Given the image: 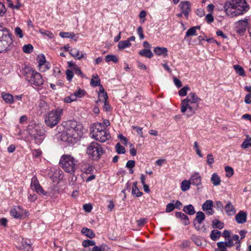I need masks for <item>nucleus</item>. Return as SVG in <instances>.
I'll return each mask as SVG.
<instances>
[{
	"label": "nucleus",
	"instance_id": "ea45409f",
	"mask_svg": "<svg viewBox=\"0 0 251 251\" xmlns=\"http://www.w3.org/2000/svg\"><path fill=\"white\" fill-rule=\"evenodd\" d=\"M205 217L204 213L201 211H199L196 214L195 219L199 224H201L205 219Z\"/></svg>",
	"mask_w": 251,
	"mask_h": 251
},
{
	"label": "nucleus",
	"instance_id": "e2e57ef3",
	"mask_svg": "<svg viewBox=\"0 0 251 251\" xmlns=\"http://www.w3.org/2000/svg\"><path fill=\"white\" fill-rule=\"evenodd\" d=\"M214 162L213 156L212 154H208L207 155V163L210 166Z\"/></svg>",
	"mask_w": 251,
	"mask_h": 251
},
{
	"label": "nucleus",
	"instance_id": "aec40b11",
	"mask_svg": "<svg viewBox=\"0 0 251 251\" xmlns=\"http://www.w3.org/2000/svg\"><path fill=\"white\" fill-rule=\"evenodd\" d=\"M1 97L5 103L9 104L13 103L14 99L12 95L5 92H2L1 94Z\"/></svg>",
	"mask_w": 251,
	"mask_h": 251
},
{
	"label": "nucleus",
	"instance_id": "4be33fe9",
	"mask_svg": "<svg viewBox=\"0 0 251 251\" xmlns=\"http://www.w3.org/2000/svg\"><path fill=\"white\" fill-rule=\"evenodd\" d=\"M176 216L181 219L183 225L186 226L189 224V220L188 216L183 213L177 212L176 213Z\"/></svg>",
	"mask_w": 251,
	"mask_h": 251
},
{
	"label": "nucleus",
	"instance_id": "2f4dec72",
	"mask_svg": "<svg viewBox=\"0 0 251 251\" xmlns=\"http://www.w3.org/2000/svg\"><path fill=\"white\" fill-rule=\"evenodd\" d=\"M221 236V232L217 230L214 229L211 231L210 237L213 241H217Z\"/></svg>",
	"mask_w": 251,
	"mask_h": 251
},
{
	"label": "nucleus",
	"instance_id": "8fccbe9b",
	"mask_svg": "<svg viewBox=\"0 0 251 251\" xmlns=\"http://www.w3.org/2000/svg\"><path fill=\"white\" fill-rule=\"evenodd\" d=\"M72 70L75 74L80 75L81 77H84V75L81 71L80 69L77 65H73Z\"/></svg>",
	"mask_w": 251,
	"mask_h": 251
},
{
	"label": "nucleus",
	"instance_id": "052dcab7",
	"mask_svg": "<svg viewBox=\"0 0 251 251\" xmlns=\"http://www.w3.org/2000/svg\"><path fill=\"white\" fill-rule=\"evenodd\" d=\"M38 65L40 67V69H41L42 67L46 63V59L44 55L40 57H38Z\"/></svg>",
	"mask_w": 251,
	"mask_h": 251
},
{
	"label": "nucleus",
	"instance_id": "423d86ee",
	"mask_svg": "<svg viewBox=\"0 0 251 251\" xmlns=\"http://www.w3.org/2000/svg\"><path fill=\"white\" fill-rule=\"evenodd\" d=\"M28 133L33 138L36 144H40L45 137V131L42 126L39 125H30L27 128Z\"/></svg>",
	"mask_w": 251,
	"mask_h": 251
},
{
	"label": "nucleus",
	"instance_id": "09e8293b",
	"mask_svg": "<svg viewBox=\"0 0 251 251\" xmlns=\"http://www.w3.org/2000/svg\"><path fill=\"white\" fill-rule=\"evenodd\" d=\"M33 50V47L31 44L25 45L23 47V50L26 53H31Z\"/></svg>",
	"mask_w": 251,
	"mask_h": 251
},
{
	"label": "nucleus",
	"instance_id": "f8f14e48",
	"mask_svg": "<svg viewBox=\"0 0 251 251\" xmlns=\"http://www.w3.org/2000/svg\"><path fill=\"white\" fill-rule=\"evenodd\" d=\"M213 202L212 200H206L202 205V209L208 215H212L214 214V211L212 209Z\"/></svg>",
	"mask_w": 251,
	"mask_h": 251
},
{
	"label": "nucleus",
	"instance_id": "f704fd0d",
	"mask_svg": "<svg viewBox=\"0 0 251 251\" xmlns=\"http://www.w3.org/2000/svg\"><path fill=\"white\" fill-rule=\"evenodd\" d=\"M109 248L107 245L102 244L99 246H95L93 248L92 251H108Z\"/></svg>",
	"mask_w": 251,
	"mask_h": 251
},
{
	"label": "nucleus",
	"instance_id": "69168bd1",
	"mask_svg": "<svg viewBox=\"0 0 251 251\" xmlns=\"http://www.w3.org/2000/svg\"><path fill=\"white\" fill-rule=\"evenodd\" d=\"M37 193L42 194L43 196H46L47 193L41 187V186H39V187H37L36 189L34 190Z\"/></svg>",
	"mask_w": 251,
	"mask_h": 251
},
{
	"label": "nucleus",
	"instance_id": "473e14b6",
	"mask_svg": "<svg viewBox=\"0 0 251 251\" xmlns=\"http://www.w3.org/2000/svg\"><path fill=\"white\" fill-rule=\"evenodd\" d=\"M200 26H193L190 28L186 32L185 37H190L191 36H194L196 35V30L197 29H200Z\"/></svg>",
	"mask_w": 251,
	"mask_h": 251
},
{
	"label": "nucleus",
	"instance_id": "72a5a7b5",
	"mask_svg": "<svg viewBox=\"0 0 251 251\" xmlns=\"http://www.w3.org/2000/svg\"><path fill=\"white\" fill-rule=\"evenodd\" d=\"M131 45V43L126 40L120 41L118 43V47L119 50H122L125 49V48L130 47Z\"/></svg>",
	"mask_w": 251,
	"mask_h": 251
},
{
	"label": "nucleus",
	"instance_id": "774afa93",
	"mask_svg": "<svg viewBox=\"0 0 251 251\" xmlns=\"http://www.w3.org/2000/svg\"><path fill=\"white\" fill-rule=\"evenodd\" d=\"M205 19L206 22L209 24L212 23L214 21L213 16L211 14H207L205 16Z\"/></svg>",
	"mask_w": 251,
	"mask_h": 251
},
{
	"label": "nucleus",
	"instance_id": "0e129e2a",
	"mask_svg": "<svg viewBox=\"0 0 251 251\" xmlns=\"http://www.w3.org/2000/svg\"><path fill=\"white\" fill-rule=\"evenodd\" d=\"M22 6V4L17 1V4L14 5L12 3H9V7L12 9H19Z\"/></svg>",
	"mask_w": 251,
	"mask_h": 251
},
{
	"label": "nucleus",
	"instance_id": "9d476101",
	"mask_svg": "<svg viewBox=\"0 0 251 251\" xmlns=\"http://www.w3.org/2000/svg\"><path fill=\"white\" fill-rule=\"evenodd\" d=\"M12 43L11 35L7 33L0 37V52H5Z\"/></svg>",
	"mask_w": 251,
	"mask_h": 251
},
{
	"label": "nucleus",
	"instance_id": "f03ea898",
	"mask_svg": "<svg viewBox=\"0 0 251 251\" xmlns=\"http://www.w3.org/2000/svg\"><path fill=\"white\" fill-rule=\"evenodd\" d=\"M224 8L226 14L231 17L244 14L249 9L246 0H227Z\"/></svg>",
	"mask_w": 251,
	"mask_h": 251
},
{
	"label": "nucleus",
	"instance_id": "a18cd8bd",
	"mask_svg": "<svg viewBox=\"0 0 251 251\" xmlns=\"http://www.w3.org/2000/svg\"><path fill=\"white\" fill-rule=\"evenodd\" d=\"M22 247L24 251H32L31 244L27 243L26 241L22 242Z\"/></svg>",
	"mask_w": 251,
	"mask_h": 251
},
{
	"label": "nucleus",
	"instance_id": "f257e3e1",
	"mask_svg": "<svg viewBox=\"0 0 251 251\" xmlns=\"http://www.w3.org/2000/svg\"><path fill=\"white\" fill-rule=\"evenodd\" d=\"M65 129L61 133L60 139L69 143L75 142L83 135V126L76 121L69 120L64 122Z\"/></svg>",
	"mask_w": 251,
	"mask_h": 251
},
{
	"label": "nucleus",
	"instance_id": "39448f33",
	"mask_svg": "<svg viewBox=\"0 0 251 251\" xmlns=\"http://www.w3.org/2000/svg\"><path fill=\"white\" fill-rule=\"evenodd\" d=\"M92 137L100 142H104L111 138L110 133L101 123H97L91 132Z\"/></svg>",
	"mask_w": 251,
	"mask_h": 251
},
{
	"label": "nucleus",
	"instance_id": "c85d7f7f",
	"mask_svg": "<svg viewBox=\"0 0 251 251\" xmlns=\"http://www.w3.org/2000/svg\"><path fill=\"white\" fill-rule=\"evenodd\" d=\"M91 84L92 86L94 87L99 86V88L100 89V86L101 85L100 84V79L98 75H93L92 78L91 79Z\"/></svg>",
	"mask_w": 251,
	"mask_h": 251
},
{
	"label": "nucleus",
	"instance_id": "4468645a",
	"mask_svg": "<svg viewBox=\"0 0 251 251\" xmlns=\"http://www.w3.org/2000/svg\"><path fill=\"white\" fill-rule=\"evenodd\" d=\"M10 214L15 218H21L22 216V208L20 206H14L10 211Z\"/></svg>",
	"mask_w": 251,
	"mask_h": 251
},
{
	"label": "nucleus",
	"instance_id": "ddd939ff",
	"mask_svg": "<svg viewBox=\"0 0 251 251\" xmlns=\"http://www.w3.org/2000/svg\"><path fill=\"white\" fill-rule=\"evenodd\" d=\"M217 246L220 251H227L226 247H231L233 245L231 239H229L227 242H218Z\"/></svg>",
	"mask_w": 251,
	"mask_h": 251
},
{
	"label": "nucleus",
	"instance_id": "7c9ffc66",
	"mask_svg": "<svg viewBox=\"0 0 251 251\" xmlns=\"http://www.w3.org/2000/svg\"><path fill=\"white\" fill-rule=\"evenodd\" d=\"M191 239L198 246H201L202 245V237L196 235H192L191 236Z\"/></svg>",
	"mask_w": 251,
	"mask_h": 251
},
{
	"label": "nucleus",
	"instance_id": "6ab92c4d",
	"mask_svg": "<svg viewBox=\"0 0 251 251\" xmlns=\"http://www.w3.org/2000/svg\"><path fill=\"white\" fill-rule=\"evenodd\" d=\"M236 222L239 224L245 223L247 221V214L246 212L240 211L235 216Z\"/></svg>",
	"mask_w": 251,
	"mask_h": 251
},
{
	"label": "nucleus",
	"instance_id": "dca6fc26",
	"mask_svg": "<svg viewBox=\"0 0 251 251\" xmlns=\"http://www.w3.org/2000/svg\"><path fill=\"white\" fill-rule=\"evenodd\" d=\"M189 180L192 184L196 186H199L201 183V177L198 173L192 175Z\"/></svg>",
	"mask_w": 251,
	"mask_h": 251
},
{
	"label": "nucleus",
	"instance_id": "a19ab883",
	"mask_svg": "<svg viewBox=\"0 0 251 251\" xmlns=\"http://www.w3.org/2000/svg\"><path fill=\"white\" fill-rule=\"evenodd\" d=\"M73 94L76 99L77 98H81L84 96L85 91L84 90L79 88L77 91H75Z\"/></svg>",
	"mask_w": 251,
	"mask_h": 251
},
{
	"label": "nucleus",
	"instance_id": "de8ad7c7",
	"mask_svg": "<svg viewBox=\"0 0 251 251\" xmlns=\"http://www.w3.org/2000/svg\"><path fill=\"white\" fill-rule=\"evenodd\" d=\"M39 32L43 35L47 36L50 39H52L54 37L53 34L49 30H46L43 29H41L39 30Z\"/></svg>",
	"mask_w": 251,
	"mask_h": 251
},
{
	"label": "nucleus",
	"instance_id": "5701e85b",
	"mask_svg": "<svg viewBox=\"0 0 251 251\" xmlns=\"http://www.w3.org/2000/svg\"><path fill=\"white\" fill-rule=\"evenodd\" d=\"M186 99H188L190 101L194 104H198L199 105V101L201 99L194 92L190 93Z\"/></svg>",
	"mask_w": 251,
	"mask_h": 251
},
{
	"label": "nucleus",
	"instance_id": "20e7f679",
	"mask_svg": "<svg viewBox=\"0 0 251 251\" xmlns=\"http://www.w3.org/2000/svg\"><path fill=\"white\" fill-rule=\"evenodd\" d=\"M24 75L26 80L32 85L41 86L44 83L41 75L31 68H25Z\"/></svg>",
	"mask_w": 251,
	"mask_h": 251
},
{
	"label": "nucleus",
	"instance_id": "37998d69",
	"mask_svg": "<svg viewBox=\"0 0 251 251\" xmlns=\"http://www.w3.org/2000/svg\"><path fill=\"white\" fill-rule=\"evenodd\" d=\"M115 149L118 154H124L126 152L125 148L119 143L116 144L115 146Z\"/></svg>",
	"mask_w": 251,
	"mask_h": 251
},
{
	"label": "nucleus",
	"instance_id": "0eeeda50",
	"mask_svg": "<svg viewBox=\"0 0 251 251\" xmlns=\"http://www.w3.org/2000/svg\"><path fill=\"white\" fill-rule=\"evenodd\" d=\"M103 153L101 145L96 142L91 143L86 149L87 154L89 158L94 160H99Z\"/></svg>",
	"mask_w": 251,
	"mask_h": 251
},
{
	"label": "nucleus",
	"instance_id": "6e6d98bb",
	"mask_svg": "<svg viewBox=\"0 0 251 251\" xmlns=\"http://www.w3.org/2000/svg\"><path fill=\"white\" fill-rule=\"evenodd\" d=\"M66 78L69 81H71L74 76V72L73 70H67L66 72Z\"/></svg>",
	"mask_w": 251,
	"mask_h": 251
},
{
	"label": "nucleus",
	"instance_id": "49530a36",
	"mask_svg": "<svg viewBox=\"0 0 251 251\" xmlns=\"http://www.w3.org/2000/svg\"><path fill=\"white\" fill-rule=\"evenodd\" d=\"M234 70L238 74L240 75H245V72L243 68L239 65H235L233 66Z\"/></svg>",
	"mask_w": 251,
	"mask_h": 251
},
{
	"label": "nucleus",
	"instance_id": "412c9836",
	"mask_svg": "<svg viewBox=\"0 0 251 251\" xmlns=\"http://www.w3.org/2000/svg\"><path fill=\"white\" fill-rule=\"evenodd\" d=\"M99 100L100 101H102L103 102L107 101L108 100L107 94L105 92L102 85L100 86V89L99 93Z\"/></svg>",
	"mask_w": 251,
	"mask_h": 251
},
{
	"label": "nucleus",
	"instance_id": "603ef678",
	"mask_svg": "<svg viewBox=\"0 0 251 251\" xmlns=\"http://www.w3.org/2000/svg\"><path fill=\"white\" fill-rule=\"evenodd\" d=\"M95 242L93 240H84L82 242V245L84 247H88L89 246H93L95 245Z\"/></svg>",
	"mask_w": 251,
	"mask_h": 251
},
{
	"label": "nucleus",
	"instance_id": "864d4df0",
	"mask_svg": "<svg viewBox=\"0 0 251 251\" xmlns=\"http://www.w3.org/2000/svg\"><path fill=\"white\" fill-rule=\"evenodd\" d=\"M14 32L15 35L18 36L20 38H22L24 37L23 31L20 27H16L15 28Z\"/></svg>",
	"mask_w": 251,
	"mask_h": 251
},
{
	"label": "nucleus",
	"instance_id": "3c124183",
	"mask_svg": "<svg viewBox=\"0 0 251 251\" xmlns=\"http://www.w3.org/2000/svg\"><path fill=\"white\" fill-rule=\"evenodd\" d=\"M190 90L189 86H186L182 88L178 92L179 95L181 97L185 96L187 95V92Z\"/></svg>",
	"mask_w": 251,
	"mask_h": 251
},
{
	"label": "nucleus",
	"instance_id": "c03bdc74",
	"mask_svg": "<svg viewBox=\"0 0 251 251\" xmlns=\"http://www.w3.org/2000/svg\"><path fill=\"white\" fill-rule=\"evenodd\" d=\"M59 35L62 38H68L73 39L75 37V34L74 33H70L68 32H61Z\"/></svg>",
	"mask_w": 251,
	"mask_h": 251
},
{
	"label": "nucleus",
	"instance_id": "6e6552de",
	"mask_svg": "<svg viewBox=\"0 0 251 251\" xmlns=\"http://www.w3.org/2000/svg\"><path fill=\"white\" fill-rule=\"evenodd\" d=\"M62 113L63 110L60 108L50 111L45 118L46 124L50 127L56 126L60 121Z\"/></svg>",
	"mask_w": 251,
	"mask_h": 251
},
{
	"label": "nucleus",
	"instance_id": "7ed1b4c3",
	"mask_svg": "<svg viewBox=\"0 0 251 251\" xmlns=\"http://www.w3.org/2000/svg\"><path fill=\"white\" fill-rule=\"evenodd\" d=\"M77 162L71 155L64 154L60 158L59 164L65 172L73 174L77 168Z\"/></svg>",
	"mask_w": 251,
	"mask_h": 251
},
{
	"label": "nucleus",
	"instance_id": "cd10ccee",
	"mask_svg": "<svg viewBox=\"0 0 251 251\" xmlns=\"http://www.w3.org/2000/svg\"><path fill=\"white\" fill-rule=\"evenodd\" d=\"M132 194L137 197L141 196L143 194V193L140 191L137 187V182H134L133 183Z\"/></svg>",
	"mask_w": 251,
	"mask_h": 251
},
{
	"label": "nucleus",
	"instance_id": "a211bd4d",
	"mask_svg": "<svg viewBox=\"0 0 251 251\" xmlns=\"http://www.w3.org/2000/svg\"><path fill=\"white\" fill-rule=\"evenodd\" d=\"M153 51L158 56L162 55L164 57L168 56V49L165 47H157L154 49Z\"/></svg>",
	"mask_w": 251,
	"mask_h": 251
},
{
	"label": "nucleus",
	"instance_id": "c756f323",
	"mask_svg": "<svg viewBox=\"0 0 251 251\" xmlns=\"http://www.w3.org/2000/svg\"><path fill=\"white\" fill-rule=\"evenodd\" d=\"M183 211L190 215H193L195 213L194 207L192 204L184 206Z\"/></svg>",
	"mask_w": 251,
	"mask_h": 251
},
{
	"label": "nucleus",
	"instance_id": "338daca9",
	"mask_svg": "<svg viewBox=\"0 0 251 251\" xmlns=\"http://www.w3.org/2000/svg\"><path fill=\"white\" fill-rule=\"evenodd\" d=\"M190 245V242L189 240H183L181 242L180 247H181L183 249H185L186 248H188Z\"/></svg>",
	"mask_w": 251,
	"mask_h": 251
},
{
	"label": "nucleus",
	"instance_id": "680f3d73",
	"mask_svg": "<svg viewBox=\"0 0 251 251\" xmlns=\"http://www.w3.org/2000/svg\"><path fill=\"white\" fill-rule=\"evenodd\" d=\"M175 208V206L174 203H169L166 205V212L169 213Z\"/></svg>",
	"mask_w": 251,
	"mask_h": 251
},
{
	"label": "nucleus",
	"instance_id": "4d7b16f0",
	"mask_svg": "<svg viewBox=\"0 0 251 251\" xmlns=\"http://www.w3.org/2000/svg\"><path fill=\"white\" fill-rule=\"evenodd\" d=\"M6 12V9L3 3L0 2V17H3Z\"/></svg>",
	"mask_w": 251,
	"mask_h": 251
},
{
	"label": "nucleus",
	"instance_id": "e433bc0d",
	"mask_svg": "<svg viewBox=\"0 0 251 251\" xmlns=\"http://www.w3.org/2000/svg\"><path fill=\"white\" fill-rule=\"evenodd\" d=\"M191 182L190 180H184L181 183V189L182 191L185 192L189 189L190 187Z\"/></svg>",
	"mask_w": 251,
	"mask_h": 251
},
{
	"label": "nucleus",
	"instance_id": "f3484780",
	"mask_svg": "<svg viewBox=\"0 0 251 251\" xmlns=\"http://www.w3.org/2000/svg\"><path fill=\"white\" fill-rule=\"evenodd\" d=\"M248 25V20L245 19L243 20H239L237 23V31L241 33H243Z\"/></svg>",
	"mask_w": 251,
	"mask_h": 251
},
{
	"label": "nucleus",
	"instance_id": "13d9d810",
	"mask_svg": "<svg viewBox=\"0 0 251 251\" xmlns=\"http://www.w3.org/2000/svg\"><path fill=\"white\" fill-rule=\"evenodd\" d=\"M76 99L73 94H71L70 96L66 97L64 98V101L66 103H70L72 101H75Z\"/></svg>",
	"mask_w": 251,
	"mask_h": 251
},
{
	"label": "nucleus",
	"instance_id": "a878e982",
	"mask_svg": "<svg viewBox=\"0 0 251 251\" xmlns=\"http://www.w3.org/2000/svg\"><path fill=\"white\" fill-rule=\"evenodd\" d=\"M139 54L142 56L149 58H151L153 56V53L150 49H145L139 51Z\"/></svg>",
	"mask_w": 251,
	"mask_h": 251
},
{
	"label": "nucleus",
	"instance_id": "1a4fd4ad",
	"mask_svg": "<svg viewBox=\"0 0 251 251\" xmlns=\"http://www.w3.org/2000/svg\"><path fill=\"white\" fill-rule=\"evenodd\" d=\"M199 107L198 104H194L189 99H185L181 101L180 110L183 113L186 112V115L190 117L195 114Z\"/></svg>",
	"mask_w": 251,
	"mask_h": 251
},
{
	"label": "nucleus",
	"instance_id": "bf43d9fd",
	"mask_svg": "<svg viewBox=\"0 0 251 251\" xmlns=\"http://www.w3.org/2000/svg\"><path fill=\"white\" fill-rule=\"evenodd\" d=\"M241 147L243 149H247L251 147V139L245 140L242 143Z\"/></svg>",
	"mask_w": 251,
	"mask_h": 251
},
{
	"label": "nucleus",
	"instance_id": "79ce46f5",
	"mask_svg": "<svg viewBox=\"0 0 251 251\" xmlns=\"http://www.w3.org/2000/svg\"><path fill=\"white\" fill-rule=\"evenodd\" d=\"M105 60L106 62L113 61L114 63H117L118 61V58L115 55H107L105 57Z\"/></svg>",
	"mask_w": 251,
	"mask_h": 251
},
{
	"label": "nucleus",
	"instance_id": "393cba45",
	"mask_svg": "<svg viewBox=\"0 0 251 251\" xmlns=\"http://www.w3.org/2000/svg\"><path fill=\"white\" fill-rule=\"evenodd\" d=\"M81 232L89 238H93L95 236V234L93 231L89 228L84 227L81 230Z\"/></svg>",
	"mask_w": 251,
	"mask_h": 251
},
{
	"label": "nucleus",
	"instance_id": "b1692460",
	"mask_svg": "<svg viewBox=\"0 0 251 251\" xmlns=\"http://www.w3.org/2000/svg\"><path fill=\"white\" fill-rule=\"evenodd\" d=\"M225 209L226 214L228 215H234L236 212L235 209L234 208L230 201H228L227 202V203L226 204L225 207Z\"/></svg>",
	"mask_w": 251,
	"mask_h": 251
},
{
	"label": "nucleus",
	"instance_id": "4c0bfd02",
	"mask_svg": "<svg viewBox=\"0 0 251 251\" xmlns=\"http://www.w3.org/2000/svg\"><path fill=\"white\" fill-rule=\"evenodd\" d=\"M212 225L213 228H217L220 229L224 227V224L219 220L214 219L212 222Z\"/></svg>",
	"mask_w": 251,
	"mask_h": 251
},
{
	"label": "nucleus",
	"instance_id": "9b49d317",
	"mask_svg": "<svg viewBox=\"0 0 251 251\" xmlns=\"http://www.w3.org/2000/svg\"><path fill=\"white\" fill-rule=\"evenodd\" d=\"M179 7L184 15L187 18L191 11V3L187 0L181 1L179 4Z\"/></svg>",
	"mask_w": 251,
	"mask_h": 251
},
{
	"label": "nucleus",
	"instance_id": "bb28decb",
	"mask_svg": "<svg viewBox=\"0 0 251 251\" xmlns=\"http://www.w3.org/2000/svg\"><path fill=\"white\" fill-rule=\"evenodd\" d=\"M210 180L214 186L219 185L221 181L220 177L216 173L212 175Z\"/></svg>",
	"mask_w": 251,
	"mask_h": 251
},
{
	"label": "nucleus",
	"instance_id": "58836bf2",
	"mask_svg": "<svg viewBox=\"0 0 251 251\" xmlns=\"http://www.w3.org/2000/svg\"><path fill=\"white\" fill-rule=\"evenodd\" d=\"M39 186H40V184L39 183V181L38 180L37 177L36 176H33L31 179L30 184L31 188L33 190H35L37 187H39Z\"/></svg>",
	"mask_w": 251,
	"mask_h": 251
},
{
	"label": "nucleus",
	"instance_id": "5fc2aeb1",
	"mask_svg": "<svg viewBox=\"0 0 251 251\" xmlns=\"http://www.w3.org/2000/svg\"><path fill=\"white\" fill-rule=\"evenodd\" d=\"M225 171L226 172V176L227 177H231L233 175V169L230 167H226Z\"/></svg>",
	"mask_w": 251,
	"mask_h": 251
},
{
	"label": "nucleus",
	"instance_id": "2eb2a0df",
	"mask_svg": "<svg viewBox=\"0 0 251 251\" xmlns=\"http://www.w3.org/2000/svg\"><path fill=\"white\" fill-rule=\"evenodd\" d=\"M70 54L75 59L80 60L83 58L86 55L83 52H80L79 50L76 48L71 49L69 50Z\"/></svg>",
	"mask_w": 251,
	"mask_h": 251
},
{
	"label": "nucleus",
	"instance_id": "c9c22d12",
	"mask_svg": "<svg viewBox=\"0 0 251 251\" xmlns=\"http://www.w3.org/2000/svg\"><path fill=\"white\" fill-rule=\"evenodd\" d=\"M81 170L85 174H91L93 172V167L89 164L84 163L81 166Z\"/></svg>",
	"mask_w": 251,
	"mask_h": 251
}]
</instances>
